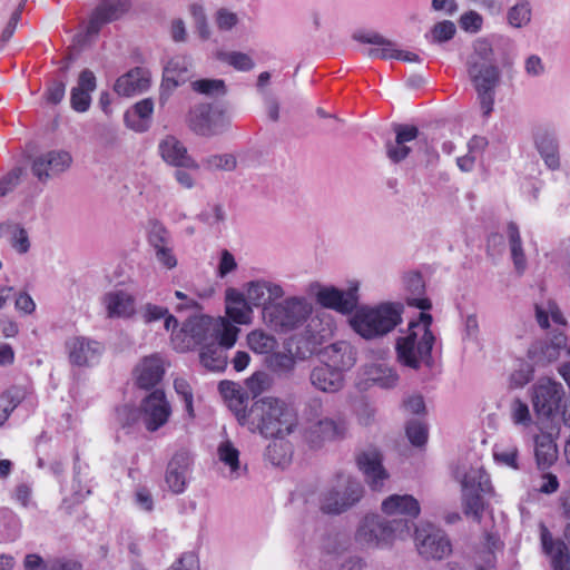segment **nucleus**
<instances>
[{"mask_svg":"<svg viewBox=\"0 0 570 570\" xmlns=\"http://www.w3.org/2000/svg\"><path fill=\"white\" fill-rule=\"evenodd\" d=\"M239 328L225 317L194 316L171 335V342L179 352L197 345L206 346L219 342L223 346L233 347L237 341Z\"/></svg>","mask_w":570,"mask_h":570,"instance_id":"nucleus-2","label":"nucleus"},{"mask_svg":"<svg viewBox=\"0 0 570 570\" xmlns=\"http://www.w3.org/2000/svg\"><path fill=\"white\" fill-rule=\"evenodd\" d=\"M188 127L200 136H215L222 134L229 125L226 115L208 104L193 107L187 118Z\"/></svg>","mask_w":570,"mask_h":570,"instance_id":"nucleus-9","label":"nucleus"},{"mask_svg":"<svg viewBox=\"0 0 570 570\" xmlns=\"http://www.w3.org/2000/svg\"><path fill=\"white\" fill-rule=\"evenodd\" d=\"M97 87L96 76L89 69L80 72L77 85L70 92L71 108L77 112H85L89 109L91 104V92Z\"/></svg>","mask_w":570,"mask_h":570,"instance_id":"nucleus-31","label":"nucleus"},{"mask_svg":"<svg viewBox=\"0 0 570 570\" xmlns=\"http://www.w3.org/2000/svg\"><path fill=\"white\" fill-rule=\"evenodd\" d=\"M128 7V0H102L89 18L87 36H96L105 23L119 19Z\"/></svg>","mask_w":570,"mask_h":570,"instance_id":"nucleus-20","label":"nucleus"},{"mask_svg":"<svg viewBox=\"0 0 570 570\" xmlns=\"http://www.w3.org/2000/svg\"><path fill=\"white\" fill-rule=\"evenodd\" d=\"M455 479L461 483L462 491L487 492L490 480L481 466L466 468L464 464L454 472Z\"/></svg>","mask_w":570,"mask_h":570,"instance_id":"nucleus-35","label":"nucleus"},{"mask_svg":"<svg viewBox=\"0 0 570 570\" xmlns=\"http://www.w3.org/2000/svg\"><path fill=\"white\" fill-rule=\"evenodd\" d=\"M309 383L322 393L334 394L344 387L345 375L341 373V370L321 363L311 370Z\"/></svg>","mask_w":570,"mask_h":570,"instance_id":"nucleus-23","label":"nucleus"},{"mask_svg":"<svg viewBox=\"0 0 570 570\" xmlns=\"http://www.w3.org/2000/svg\"><path fill=\"white\" fill-rule=\"evenodd\" d=\"M354 39L362 42L373 45V48H370L366 51V55L371 58H380V59H396L399 48L396 43L384 38L380 33L376 32H361L354 35Z\"/></svg>","mask_w":570,"mask_h":570,"instance_id":"nucleus-33","label":"nucleus"},{"mask_svg":"<svg viewBox=\"0 0 570 570\" xmlns=\"http://www.w3.org/2000/svg\"><path fill=\"white\" fill-rule=\"evenodd\" d=\"M217 455L219 461L229 468L230 476L238 478L240 470L238 449L229 440H225L218 445Z\"/></svg>","mask_w":570,"mask_h":570,"instance_id":"nucleus-43","label":"nucleus"},{"mask_svg":"<svg viewBox=\"0 0 570 570\" xmlns=\"http://www.w3.org/2000/svg\"><path fill=\"white\" fill-rule=\"evenodd\" d=\"M244 292L250 304L254 307H262L263 313L265 312V307L274 306L276 301L283 298L285 295V291L281 284L266 278L246 283Z\"/></svg>","mask_w":570,"mask_h":570,"instance_id":"nucleus-17","label":"nucleus"},{"mask_svg":"<svg viewBox=\"0 0 570 570\" xmlns=\"http://www.w3.org/2000/svg\"><path fill=\"white\" fill-rule=\"evenodd\" d=\"M174 389L176 393L181 397V400L185 403V410L190 419L195 416L194 412V396H193V390L189 385V383L185 379H176L174 381Z\"/></svg>","mask_w":570,"mask_h":570,"instance_id":"nucleus-56","label":"nucleus"},{"mask_svg":"<svg viewBox=\"0 0 570 570\" xmlns=\"http://www.w3.org/2000/svg\"><path fill=\"white\" fill-rule=\"evenodd\" d=\"M540 538L542 548L550 558L553 570H569L570 553L566 543L560 539H554L543 524L540 528Z\"/></svg>","mask_w":570,"mask_h":570,"instance_id":"nucleus-28","label":"nucleus"},{"mask_svg":"<svg viewBox=\"0 0 570 570\" xmlns=\"http://www.w3.org/2000/svg\"><path fill=\"white\" fill-rule=\"evenodd\" d=\"M296 365V361L293 355L286 353H276L272 356V366L274 371L279 373H291Z\"/></svg>","mask_w":570,"mask_h":570,"instance_id":"nucleus-61","label":"nucleus"},{"mask_svg":"<svg viewBox=\"0 0 570 570\" xmlns=\"http://www.w3.org/2000/svg\"><path fill=\"white\" fill-rule=\"evenodd\" d=\"M247 345L254 353L268 354L276 348L277 341L263 330H254L247 334Z\"/></svg>","mask_w":570,"mask_h":570,"instance_id":"nucleus-44","label":"nucleus"},{"mask_svg":"<svg viewBox=\"0 0 570 570\" xmlns=\"http://www.w3.org/2000/svg\"><path fill=\"white\" fill-rule=\"evenodd\" d=\"M348 430L344 416L325 415L315 424L304 426V438L313 445H320L324 441H335L345 438Z\"/></svg>","mask_w":570,"mask_h":570,"instance_id":"nucleus-14","label":"nucleus"},{"mask_svg":"<svg viewBox=\"0 0 570 570\" xmlns=\"http://www.w3.org/2000/svg\"><path fill=\"white\" fill-rule=\"evenodd\" d=\"M409 534V521L405 519L385 520L379 514L365 515L356 530V541L365 547H386L397 538Z\"/></svg>","mask_w":570,"mask_h":570,"instance_id":"nucleus-6","label":"nucleus"},{"mask_svg":"<svg viewBox=\"0 0 570 570\" xmlns=\"http://www.w3.org/2000/svg\"><path fill=\"white\" fill-rule=\"evenodd\" d=\"M208 170H234L237 166L236 157L232 154L212 155L202 160Z\"/></svg>","mask_w":570,"mask_h":570,"instance_id":"nucleus-51","label":"nucleus"},{"mask_svg":"<svg viewBox=\"0 0 570 570\" xmlns=\"http://www.w3.org/2000/svg\"><path fill=\"white\" fill-rule=\"evenodd\" d=\"M140 411L145 428L155 432L168 422L171 406L164 391L155 390L142 400Z\"/></svg>","mask_w":570,"mask_h":570,"instance_id":"nucleus-13","label":"nucleus"},{"mask_svg":"<svg viewBox=\"0 0 570 570\" xmlns=\"http://www.w3.org/2000/svg\"><path fill=\"white\" fill-rule=\"evenodd\" d=\"M406 435L413 445L421 446L426 442L428 428L423 422L412 420L406 425Z\"/></svg>","mask_w":570,"mask_h":570,"instance_id":"nucleus-58","label":"nucleus"},{"mask_svg":"<svg viewBox=\"0 0 570 570\" xmlns=\"http://www.w3.org/2000/svg\"><path fill=\"white\" fill-rule=\"evenodd\" d=\"M363 495L361 483L348 474L340 473L331 489L320 500L321 510L328 514H340L353 507Z\"/></svg>","mask_w":570,"mask_h":570,"instance_id":"nucleus-8","label":"nucleus"},{"mask_svg":"<svg viewBox=\"0 0 570 570\" xmlns=\"http://www.w3.org/2000/svg\"><path fill=\"white\" fill-rule=\"evenodd\" d=\"M239 424L265 438L283 439L296 428L297 414L283 399L264 396L239 416Z\"/></svg>","mask_w":570,"mask_h":570,"instance_id":"nucleus-1","label":"nucleus"},{"mask_svg":"<svg viewBox=\"0 0 570 570\" xmlns=\"http://www.w3.org/2000/svg\"><path fill=\"white\" fill-rule=\"evenodd\" d=\"M557 445L547 436L535 440V459L539 468L551 466L557 460Z\"/></svg>","mask_w":570,"mask_h":570,"instance_id":"nucleus-45","label":"nucleus"},{"mask_svg":"<svg viewBox=\"0 0 570 570\" xmlns=\"http://www.w3.org/2000/svg\"><path fill=\"white\" fill-rule=\"evenodd\" d=\"M218 389L223 397L229 402V407L239 421V416H242L244 412H247L245 409L247 396L242 391L240 386L232 381H222Z\"/></svg>","mask_w":570,"mask_h":570,"instance_id":"nucleus-40","label":"nucleus"},{"mask_svg":"<svg viewBox=\"0 0 570 570\" xmlns=\"http://www.w3.org/2000/svg\"><path fill=\"white\" fill-rule=\"evenodd\" d=\"M507 236L509 239L511 257L515 271L519 274H523L527 268V258L522 247V240L519 232V227L515 223L511 222L507 226Z\"/></svg>","mask_w":570,"mask_h":570,"instance_id":"nucleus-41","label":"nucleus"},{"mask_svg":"<svg viewBox=\"0 0 570 570\" xmlns=\"http://www.w3.org/2000/svg\"><path fill=\"white\" fill-rule=\"evenodd\" d=\"M432 316L421 313L417 322H411L407 332L397 338V360L411 367L419 368L422 363H429L434 344V335L430 330Z\"/></svg>","mask_w":570,"mask_h":570,"instance_id":"nucleus-4","label":"nucleus"},{"mask_svg":"<svg viewBox=\"0 0 570 570\" xmlns=\"http://www.w3.org/2000/svg\"><path fill=\"white\" fill-rule=\"evenodd\" d=\"M191 464L193 458L187 450L177 451L169 460L165 482L173 493L180 494L186 490Z\"/></svg>","mask_w":570,"mask_h":570,"instance_id":"nucleus-18","label":"nucleus"},{"mask_svg":"<svg viewBox=\"0 0 570 570\" xmlns=\"http://www.w3.org/2000/svg\"><path fill=\"white\" fill-rule=\"evenodd\" d=\"M493 456L497 462L502 463L512 469H518V448L513 444L503 445L495 444Z\"/></svg>","mask_w":570,"mask_h":570,"instance_id":"nucleus-54","label":"nucleus"},{"mask_svg":"<svg viewBox=\"0 0 570 570\" xmlns=\"http://www.w3.org/2000/svg\"><path fill=\"white\" fill-rule=\"evenodd\" d=\"M510 419L514 425L527 429L532 425L533 419L529 405L520 400L513 399L509 407Z\"/></svg>","mask_w":570,"mask_h":570,"instance_id":"nucleus-47","label":"nucleus"},{"mask_svg":"<svg viewBox=\"0 0 570 570\" xmlns=\"http://www.w3.org/2000/svg\"><path fill=\"white\" fill-rule=\"evenodd\" d=\"M466 72L478 94L482 114L488 117L493 110L495 88L501 79L489 40L479 39L474 42L473 52L466 61Z\"/></svg>","mask_w":570,"mask_h":570,"instance_id":"nucleus-3","label":"nucleus"},{"mask_svg":"<svg viewBox=\"0 0 570 570\" xmlns=\"http://www.w3.org/2000/svg\"><path fill=\"white\" fill-rule=\"evenodd\" d=\"M102 304L110 318H129L136 313L135 297L122 289L106 293L102 297Z\"/></svg>","mask_w":570,"mask_h":570,"instance_id":"nucleus-29","label":"nucleus"},{"mask_svg":"<svg viewBox=\"0 0 570 570\" xmlns=\"http://www.w3.org/2000/svg\"><path fill=\"white\" fill-rule=\"evenodd\" d=\"M226 314L229 320L240 325H247L253 320V305L246 297V293L235 288H228L225 293Z\"/></svg>","mask_w":570,"mask_h":570,"instance_id":"nucleus-26","label":"nucleus"},{"mask_svg":"<svg viewBox=\"0 0 570 570\" xmlns=\"http://www.w3.org/2000/svg\"><path fill=\"white\" fill-rule=\"evenodd\" d=\"M535 148L546 166L551 170L560 168L559 144L557 138L547 131L539 132L534 139Z\"/></svg>","mask_w":570,"mask_h":570,"instance_id":"nucleus-36","label":"nucleus"},{"mask_svg":"<svg viewBox=\"0 0 570 570\" xmlns=\"http://www.w3.org/2000/svg\"><path fill=\"white\" fill-rule=\"evenodd\" d=\"M69 361L77 366H91L99 362L104 354V345L89 337L75 336L66 342Z\"/></svg>","mask_w":570,"mask_h":570,"instance_id":"nucleus-15","label":"nucleus"},{"mask_svg":"<svg viewBox=\"0 0 570 570\" xmlns=\"http://www.w3.org/2000/svg\"><path fill=\"white\" fill-rule=\"evenodd\" d=\"M246 387L254 396L264 392L268 384V375L264 372H255L246 380Z\"/></svg>","mask_w":570,"mask_h":570,"instance_id":"nucleus-62","label":"nucleus"},{"mask_svg":"<svg viewBox=\"0 0 570 570\" xmlns=\"http://www.w3.org/2000/svg\"><path fill=\"white\" fill-rule=\"evenodd\" d=\"M154 110V104L151 99H144L137 102L131 111H127L125 115L126 125L137 131L144 132L149 127V118Z\"/></svg>","mask_w":570,"mask_h":570,"instance_id":"nucleus-37","label":"nucleus"},{"mask_svg":"<svg viewBox=\"0 0 570 570\" xmlns=\"http://www.w3.org/2000/svg\"><path fill=\"white\" fill-rule=\"evenodd\" d=\"M148 242L154 250L170 244L169 232L161 224H154L148 234Z\"/></svg>","mask_w":570,"mask_h":570,"instance_id":"nucleus-59","label":"nucleus"},{"mask_svg":"<svg viewBox=\"0 0 570 570\" xmlns=\"http://www.w3.org/2000/svg\"><path fill=\"white\" fill-rule=\"evenodd\" d=\"M229 347L223 346L219 342H213L206 346H203L199 353L200 363L204 367L220 372L227 366V354L226 350Z\"/></svg>","mask_w":570,"mask_h":570,"instance_id":"nucleus-38","label":"nucleus"},{"mask_svg":"<svg viewBox=\"0 0 570 570\" xmlns=\"http://www.w3.org/2000/svg\"><path fill=\"white\" fill-rule=\"evenodd\" d=\"M27 391L21 386H11L0 395V426L11 412L26 399Z\"/></svg>","mask_w":570,"mask_h":570,"instance_id":"nucleus-42","label":"nucleus"},{"mask_svg":"<svg viewBox=\"0 0 570 570\" xmlns=\"http://www.w3.org/2000/svg\"><path fill=\"white\" fill-rule=\"evenodd\" d=\"M265 455L273 465L283 466L291 460V446L283 440L274 441L267 446Z\"/></svg>","mask_w":570,"mask_h":570,"instance_id":"nucleus-48","label":"nucleus"},{"mask_svg":"<svg viewBox=\"0 0 570 570\" xmlns=\"http://www.w3.org/2000/svg\"><path fill=\"white\" fill-rule=\"evenodd\" d=\"M220 59L240 71H248L254 67L252 58L243 52H224L220 55Z\"/></svg>","mask_w":570,"mask_h":570,"instance_id":"nucleus-57","label":"nucleus"},{"mask_svg":"<svg viewBox=\"0 0 570 570\" xmlns=\"http://www.w3.org/2000/svg\"><path fill=\"white\" fill-rule=\"evenodd\" d=\"M394 132L395 140L387 141L385 149L389 159L397 164L409 156L411 147L407 144L417 138L419 129L412 125H395Z\"/></svg>","mask_w":570,"mask_h":570,"instance_id":"nucleus-25","label":"nucleus"},{"mask_svg":"<svg viewBox=\"0 0 570 570\" xmlns=\"http://www.w3.org/2000/svg\"><path fill=\"white\" fill-rule=\"evenodd\" d=\"M401 322V311L392 304L362 306L350 318L352 328L365 340L384 336Z\"/></svg>","mask_w":570,"mask_h":570,"instance_id":"nucleus-5","label":"nucleus"},{"mask_svg":"<svg viewBox=\"0 0 570 570\" xmlns=\"http://www.w3.org/2000/svg\"><path fill=\"white\" fill-rule=\"evenodd\" d=\"M563 396L562 384L548 377L532 386V405L539 416L550 417L559 410Z\"/></svg>","mask_w":570,"mask_h":570,"instance_id":"nucleus-11","label":"nucleus"},{"mask_svg":"<svg viewBox=\"0 0 570 570\" xmlns=\"http://www.w3.org/2000/svg\"><path fill=\"white\" fill-rule=\"evenodd\" d=\"M321 355L323 364L341 370L342 374L350 370L355 364L356 360L354 348L345 341L336 342L324 347Z\"/></svg>","mask_w":570,"mask_h":570,"instance_id":"nucleus-30","label":"nucleus"},{"mask_svg":"<svg viewBox=\"0 0 570 570\" xmlns=\"http://www.w3.org/2000/svg\"><path fill=\"white\" fill-rule=\"evenodd\" d=\"M164 364L159 356L151 355L141 360L136 367L137 384L140 389L149 390L163 379Z\"/></svg>","mask_w":570,"mask_h":570,"instance_id":"nucleus-34","label":"nucleus"},{"mask_svg":"<svg viewBox=\"0 0 570 570\" xmlns=\"http://www.w3.org/2000/svg\"><path fill=\"white\" fill-rule=\"evenodd\" d=\"M324 416H325V411H324V404H323L322 399H320V397L311 399L306 403L304 412H303L304 426L313 425V424H315V422H317L318 420H321Z\"/></svg>","mask_w":570,"mask_h":570,"instance_id":"nucleus-55","label":"nucleus"},{"mask_svg":"<svg viewBox=\"0 0 570 570\" xmlns=\"http://www.w3.org/2000/svg\"><path fill=\"white\" fill-rule=\"evenodd\" d=\"M236 268L237 263L235 261L234 255L229 250L223 249L220 253V259L217 267V276L224 278L229 273L234 272Z\"/></svg>","mask_w":570,"mask_h":570,"instance_id":"nucleus-64","label":"nucleus"},{"mask_svg":"<svg viewBox=\"0 0 570 570\" xmlns=\"http://www.w3.org/2000/svg\"><path fill=\"white\" fill-rule=\"evenodd\" d=\"M71 164L72 157L69 151L50 150L33 159L31 170L40 181H47L49 178L66 171Z\"/></svg>","mask_w":570,"mask_h":570,"instance_id":"nucleus-16","label":"nucleus"},{"mask_svg":"<svg viewBox=\"0 0 570 570\" xmlns=\"http://www.w3.org/2000/svg\"><path fill=\"white\" fill-rule=\"evenodd\" d=\"M414 540L420 556L426 560H442L452 552L446 534L431 523L416 528Z\"/></svg>","mask_w":570,"mask_h":570,"instance_id":"nucleus-10","label":"nucleus"},{"mask_svg":"<svg viewBox=\"0 0 570 570\" xmlns=\"http://www.w3.org/2000/svg\"><path fill=\"white\" fill-rule=\"evenodd\" d=\"M117 417L122 426H131L141 417V411L130 405H124L118 409Z\"/></svg>","mask_w":570,"mask_h":570,"instance_id":"nucleus-63","label":"nucleus"},{"mask_svg":"<svg viewBox=\"0 0 570 570\" xmlns=\"http://www.w3.org/2000/svg\"><path fill=\"white\" fill-rule=\"evenodd\" d=\"M161 159L174 167L198 170L200 165L188 154L186 146L175 136L167 135L158 144Z\"/></svg>","mask_w":570,"mask_h":570,"instance_id":"nucleus-19","label":"nucleus"},{"mask_svg":"<svg viewBox=\"0 0 570 570\" xmlns=\"http://www.w3.org/2000/svg\"><path fill=\"white\" fill-rule=\"evenodd\" d=\"M462 505L463 512L468 518H472L476 522H480L483 513V500L481 497L482 492L474 491H462Z\"/></svg>","mask_w":570,"mask_h":570,"instance_id":"nucleus-46","label":"nucleus"},{"mask_svg":"<svg viewBox=\"0 0 570 570\" xmlns=\"http://www.w3.org/2000/svg\"><path fill=\"white\" fill-rule=\"evenodd\" d=\"M455 26L451 21L438 22L431 30V40L433 42H444L453 38Z\"/></svg>","mask_w":570,"mask_h":570,"instance_id":"nucleus-60","label":"nucleus"},{"mask_svg":"<svg viewBox=\"0 0 570 570\" xmlns=\"http://www.w3.org/2000/svg\"><path fill=\"white\" fill-rule=\"evenodd\" d=\"M382 511L393 519H405L409 521V531L412 520L420 514L419 501L410 494H392L382 502Z\"/></svg>","mask_w":570,"mask_h":570,"instance_id":"nucleus-21","label":"nucleus"},{"mask_svg":"<svg viewBox=\"0 0 570 570\" xmlns=\"http://www.w3.org/2000/svg\"><path fill=\"white\" fill-rule=\"evenodd\" d=\"M566 343V335L558 333L550 341L534 343L528 355L534 364L543 366L558 360L562 350H566L567 355L570 356V347L567 348Z\"/></svg>","mask_w":570,"mask_h":570,"instance_id":"nucleus-24","label":"nucleus"},{"mask_svg":"<svg viewBox=\"0 0 570 570\" xmlns=\"http://www.w3.org/2000/svg\"><path fill=\"white\" fill-rule=\"evenodd\" d=\"M533 366L524 361H519L517 367L510 374V386L513 389L523 387L533 377Z\"/></svg>","mask_w":570,"mask_h":570,"instance_id":"nucleus-53","label":"nucleus"},{"mask_svg":"<svg viewBox=\"0 0 570 570\" xmlns=\"http://www.w3.org/2000/svg\"><path fill=\"white\" fill-rule=\"evenodd\" d=\"M194 91L209 97L223 96L226 92L225 82L220 79H199L191 82Z\"/></svg>","mask_w":570,"mask_h":570,"instance_id":"nucleus-52","label":"nucleus"},{"mask_svg":"<svg viewBox=\"0 0 570 570\" xmlns=\"http://www.w3.org/2000/svg\"><path fill=\"white\" fill-rule=\"evenodd\" d=\"M149 83L148 71L142 68H135L116 80L114 90L120 96L130 97L147 90Z\"/></svg>","mask_w":570,"mask_h":570,"instance_id":"nucleus-32","label":"nucleus"},{"mask_svg":"<svg viewBox=\"0 0 570 570\" xmlns=\"http://www.w3.org/2000/svg\"><path fill=\"white\" fill-rule=\"evenodd\" d=\"M189 67L190 62L186 57L177 56L167 62L161 83L160 100L163 102L167 99L170 91L188 79Z\"/></svg>","mask_w":570,"mask_h":570,"instance_id":"nucleus-27","label":"nucleus"},{"mask_svg":"<svg viewBox=\"0 0 570 570\" xmlns=\"http://www.w3.org/2000/svg\"><path fill=\"white\" fill-rule=\"evenodd\" d=\"M404 283L406 289L410 292L406 301L407 304L414 307H417L422 311L430 309L432 304L429 298L421 297L424 293V282L419 273H409L404 277Z\"/></svg>","mask_w":570,"mask_h":570,"instance_id":"nucleus-39","label":"nucleus"},{"mask_svg":"<svg viewBox=\"0 0 570 570\" xmlns=\"http://www.w3.org/2000/svg\"><path fill=\"white\" fill-rule=\"evenodd\" d=\"M311 312L312 306L304 297L291 296L265 307L264 321L276 331L288 332L303 325Z\"/></svg>","mask_w":570,"mask_h":570,"instance_id":"nucleus-7","label":"nucleus"},{"mask_svg":"<svg viewBox=\"0 0 570 570\" xmlns=\"http://www.w3.org/2000/svg\"><path fill=\"white\" fill-rule=\"evenodd\" d=\"M535 316L539 325L542 328H547L549 326V317L557 324L564 325L566 320L560 312L559 307L553 302H548L546 306H535Z\"/></svg>","mask_w":570,"mask_h":570,"instance_id":"nucleus-50","label":"nucleus"},{"mask_svg":"<svg viewBox=\"0 0 570 570\" xmlns=\"http://www.w3.org/2000/svg\"><path fill=\"white\" fill-rule=\"evenodd\" d=\"M532 8L529 1L522 0L508 11V21L514 28H522L530 23Z\"/></svg>","mask_w":570,"mask_h":570,"instance_id":"nucleus-49","label":"nucleus"},{"mask_svg":"<svg viewBox=\"0 0 570 570\" xmlns=\"http://www.w3.org/2000/svg\"><path fill=\"white\" fill-rule=\"evenodd\" d=\"M317 302L327 308H332L342 314L352 313L358 303L357 286H351L346 291L334 286H322L320 284L311 285Z\"/></svg>","mask_w":570,"mask_h":570,"instance_id":"nucleus-12","label":"nucleus"},{"mask_svg":"<svg viewBox=\"0 0 570 570\" xmlns=\"http://www.w3.org/2000/svg\"><path fill=\"white\" fill-rule=\"evenodd\" d=\"M357 464L372 490H381L389 479V474L382 465L381 453L375 449L366 450L358 455Z\"/></svg>","mask_w":570,"mask_h":570,"instance_id":"nucleus-22","label":"nucleus"}]
</instances>
